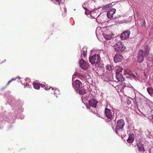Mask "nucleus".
Here are the masks:
<instances>
[{"instance_id": "nucleus-1", "label": "nucleus", "mask_w": 153, "mask_h": 153, "mask_svg": "<svg viewBox=\"0 0 153 153\" xmlns=\"http://www.w3.org/2000/svg\"><path fill=\"white\" fill-rule=\"evenodd\" d=\"M125 124L123 119L118 120L117 122L115 131L119 135H122L124 132L123 126Z\"/></svg>"}, {"instance_id": "nucleus-2", "label": "nucleus", "mask_w": 153, "mask_h": 153, "mask_svg": "<svg viewBox=\"0 0 153 153\" xmlns=\"http://www.w3.org/2000/svg\"><path fill=\"white\" fill-rule=\"evenodd\" d=\"M149 52V50L147 48L139 50L137 56L138 62L141 63L142 62L144 58L147 57L148 55Z\"/></svg>"}, {"instance_id": "nucleus-3", "label": "nucleus", "mask_w": 153, "mask_h": 153, "mask_svg": "<svg viewBox=\"0 0 153 153\" xmlns=\"http://www.w3.org/2000/svg\"><path fill=\"white\" fill-rule=\"evenodd\" d=\"M100 60V57L98 54H95L89 58V62L92 64H97Z\"/></svg>"}, {"instance_id": "nucleus-4", "label": "nucleus", "mask_w": 153, "mask_h": 153, "mask_svg": "<svg viewBox=\"0 0 153 153\" xmlns=\"http://www.w3.org/2000/svg\"><path fill=\"white\" fill-rule=\"evenodd\" d=\"M115 50L118 52H121L124 51L125 48V47L121 42H118L114 45Z\"/></svg>"}, {"instance_id": "nucleus-5", "label": "nucleus", "mask_w": 153, "mask_h": 153, "mask_svg": "<svg viewBox=\"0 0 153 153\" xmlns=\"http://www.w3.org/2000/svg\"><path fill=\"white\" fill-rule=\"evenodd\" d=\"M105 116L108 119L112 120L113 118L114 114H113L111 110L107 108L105 109Z\"/></svg>"}, {"instance_id": "nucleus-6", "label": "nucleus", "mask_w": 153, "mask_h": 153, "mask_svg": "<svg viewBox=\"0 0 153 153\" xmlns=\"http://www.w3.org/2000/svg\"><path fill=\"white\" fill-rule=\"evenodd\" d=\"M80 68L83 69H87L89 66V64L82 59H80L79 61Z\"/></svg>"}, {"instance_id": "nucleus-7", "label": "nucleus", "mask_w": 153, "mask_h": 153, "mask_svg": "<svg viewBox=\"0 0 153 153\" xmlns=\"http://www.w3.org/2000/svg\"><path fill=\"white\" fill-rule=\"evenodd\" d=\"M72 85L73 87L75 89H78L83 87L82 82L78 79L76 80L74 82H73Z\"/></svg>"}, {"instance_id": "nucleus-8", "label": "nucleus", "mask_w": 153, "mask_h": 153, "mask_svg": "<svg viewBox=\"0 0 153 153\" xmlns=\"http://www.w3.org/2000/svg\"><path fill=\"white\" fill-rule=\"evenodd\" d=\"M130 34V31H125L121 33L120 36V38L122 40L126 39L129 37Z\"/></svg>"}, {"instance_id": "nucleus-9", "label": "nucleus", "mask_w": 153, "mask_h": 153, "mask_svg": "<svg viewBox=\"0 0 153 153\" xmlns=\"http://www.w3.org/2000/svg\"><path fill=\"white\" fill-rule=\"evenodd\" d=\"M123 59V56L119 54H116L114 57V61L115 63L121 62Z\"/></svg>"}, {"instance_id": "nucleus-10", "label": "nucleus", "mask_w": 153, "mask_h": 153, "mask_svg": "<svg viewBox=\"0 0 153 153\" xmlns=\"http://www.w3.org/2000/svg\"><path fill=\"white\" fill-rule=\"evenodd\" d=\"M116 77L117 79L120 82L124 81V78L123 77L121 73H118V72L116 73Z\"/></svg>"}, {"instance_id": "nucleus-11", "label": "nucleus", "mask_w": 153, "mask_h": 153, "mask_svg": "<svg viewBox=\"0 0 153 153\" xmlns=\"http://www.w3.org/2000/svg\"><path fill=\"white\" fill-rule=\"evenodd\" d=\"M33 86L34 88L36 89H39L40 86L41 87L43 88L45 86V85L36 82L33 83Z\"/></svg>"}, {"instance_id": "nucleus-12", "label": "nucleus", "mask_w": 153, "mask_h": 153, "mask_svg": "<svg viewBox=\"0 0 153 153\" xmlns=\"http://www.w3.org/2000/svg\"><path fill=\"white\" fill-rule=\"evenodd\" d=\"M134 139V134H129V137L127 139V141L128 143H132Z\"/></svg>"}, {"instance_id": "nucleus-13", "label": "nucleus", "mask_w": 153, "mask_h": 153, "mask_svg": "<svg viewBox=\"0 0 153 153\" xmlns=\"http://www.w3.org/2000/svg\"><path fill=\"white\" fill-rule=\"evenodd\" d=\"M115 11L116 10L115 9H113L108 12L107 13V17L109 18H111L115 13Z\"/></svg>"}, {"instance_id": "nucleus-14", "label": "nucleus", "mask_w": 153, "mask_h": 153, "mask_svg": "<svg viewBox=\"0 0 153 153\" xmlns=\"http://www.w3.org/2000/svg\"><path fill=\"white\" fill-rule=\"evenodd\" d=\"M97 103V102L94 99L90 100L89 101V105L95 108L96 107Z\"/></svg>"}, {"instance_id": "nucleus-15", "label": "nucleus", "mask_w": 153, "mask_h": 153, "mask_svg": "<svg viewBox=\"0 0 153 153\" xmlns=\"http://www.w3.org/2000/svg\"><path fill=\"white\" fill-rule=\"evenodd\" d=\"M137 147L138 148V151L140 152H144L145 149H144L143 145L142 143H139L137 144Z\"/></svg>"}, {"instance_id": "nucleus-16", "label": "nucleus", "mask_w": 153, "mask_h": 153, "mask_svg": "<svg viewBox=\"0 0 153 153\" xmlns=\"http://www.w3.org/2000/svg\"><path fill=\"white\" fill-rule=\"evenodd\" d=\"M77 90L79 91V94L84 95L86 93L85 90L83 88V87Z\"/></svg>"}, {"instance_id": "nucleus-17", "label": "nucleus", "mask_w": 153, "mask_h": 153, "mask_svg": "<svg viewBox=\"0 0 153 153\" xmlns=\"http://www.w3.org/2000/svg\"><path fill=\"white\" fill-rule=\"evenodd\" d=\"M111 6V4H107L102 7V10H107L109 7H110Z\"/></svg>"}, {"instance_id": "nucleus-18", "label": "nucleus", "mask_w": 153, "mask_h": 153, "mask_svg": "<svg viewBox=\"0 0 153 153\" xmlns=\"http://www.w3.org/2000/svg\"><path fill=\"white\" fill-rule=\"evenodd\" d=\"M104 37L106 40H109L111 38V36L110 35H107L106 34H103Z\"/></svg>"}, {"instance_id": "nucleus-19", "label": "nucleus", "mask_w": 153, "mask_h": 153, "mask_svg": "<svg viewBox=\"0 0 153 153\" xmlns=\"http://www.w3.org/2000/svg\"><path fill=\"white\" fill-rule=\"evenodd\" d=\"M116 69V72H118V73H121L122 71L123 70V68L120 66L117 67Z\"/></svg>"}, {"instance_id": "nucleus-20", "label": "nucleus", "mask_w": 153, "mask_h": 153, "mask_svg": "<svg viewBox=\"0 0 153 153\" xmlns=\"http://www.w3.org/2000/svg\"><path fill=\"white\" fill-rule=\"evenodd\" d=\"M147 90L149 94L150 95L152 94L153 93V89L149 87L147 88Z\"/></svg>"}, {"instance_id": "nucleus-21", "label": "nucleus", "mask_w": 153, "mask_h": 153, "mask_svg": "<svg viewBox=\"0 0 153 153\" xmlns=\"http://www.w3.org/2000/svg\"><path fill=\"white\" fill-rule=\"evenodd\" d=\"M82 53L83 56L85 57L87 55V51L85 49H83L82 51Z\"/></svg>"}, {"instance_id": "nucleus-22", "label": "nucleus", "mask_w": 153, "mask_h": 153, "mask_svg": "<svg viewBox=\"0 0 153 153\" xmlns=\"http://www.w3.org/2000/svg\"><path fill=\"white\" fill-rule=\"evenodd\" d=\"M106 68L107 70L109 71L111 70L112 69L111 66L110 65H106Z\"/></svg>"}, {"instance_id": "nucleus-23", "label": "nucleus", "mask_w": 153, "mask_h": 153, "mask_svg": "<svg viewBox=\"0 0 153 153\" xmlns=\"http://www.w3.org/2000/svg\"><path fill=\"white\" fill-rule=\"evenodd\" d=\"M52 90H53L55 91H53L54 92V94L55 95L57 96V95H56V94L58 93V94L59 93V91L57 89H52Z\"/></svg>"}, {"instance_id": "nucleus-24", "label": "nucleus", "mask_w": 153, "mask_h": 153, "mask_svg": "<svg viewBox=\"0 0 153 153\" xmlns=\"http://www.w3.org/2000/svg\"><path fill=\"white\" fill-rule=\"evenodd\" d=\"M16 79H12L11 80H9L8 82H7V85H9V84L13 80H15Z\"/></svg>"}, {"instance_id": "nucleus-25", "label": "nucleus", "mask_w": 153, "mask_h": 153, "mask_svg": "<svg viewBox=\"0 0 153 153\" xmlns=\"http://www.w3.org/2000/svg\"><path fill=\"white\" fill-rule=\"evenodd\" d=\"M57 2L59 3L60 2H62L63 1V0H55Z\"/></svg>"}, {"instance_id": "nucleus-26", "label": "nucleus", "mask_w": 153, "mask_h": 153, "mask_svg": "<svg viewBox=\"0 0 153 153\" xmlns=\"http://www.w3.org/2000/svg\"><path fill=\"white\" fill-rule=\"evenodd\" d=\"M150 153H153V149H151L150 152Z\"/></svg>"}, {"instance_id": "nucleus-27", "label": "nucleus", "mask_w": 153, "mask_h": 153, "mask_svg": "<svg viewBox=\"0 0 153 153\" xmlns=\"http://www.w3.org/2000/svg\"><path fill=\"white\" fill-rule=\"evenodd\" d=\"M6 60L5 59H4L1 61V63H3V62H6Z\"/></svg>"}, {"instance_id": "nucleus-28", "label": "nucleus", "mask_w": 153, "mask_h": 153, "mask_svg": "<svg viewBox=\"0 0 153 153\" xmlns=\"http://www.w3.org/2000/svg\"><path fill=\"white\" fill-rule=\"evenodd\" d=\"M145 25V21H144V22L143 23L142 25L143 26H144Z\"/></svg>"}, {"instance_id": "nucleus-29", "label": "nucleus", "mask_w": 153, "mask_h": 153, "mask_svg": "<svg viewBox=\"0 0 153 153\" xmlns=\"http://www.w3.org/2000/svg\"><path fill=\"white\" fill-rule=\"evenodd\" d=\"M129 75H133V74H132V73L131 72L130 74H129Z\"/></svg>"}, {"instance_id": "nucleus-30", "label": "nucleus", "mask_w": 153, "mask_h": 153, "mask_svg": "<svg viewBox=\"0 0 153 153\" xmlns=\"http://www.w3.org/2000/svg\"><path fill=\"white\" fill-rule=\"evenodd\" d=\"M83 8L85 10H86L87 8L86 7H84Z\"/></svg>"}]
</instances>
